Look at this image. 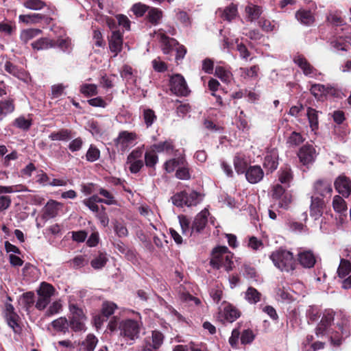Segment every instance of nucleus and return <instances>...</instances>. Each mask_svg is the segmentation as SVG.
Listing matches in <instances>:
<instances>
[{
    "label": "nucleus",
    "mask_w": 351,
    "mask_h": 351,
    "mask_svg": "<svg viewBox=\"0 0 351 351\" xmlns=\"http://www.w3.org/2000/svg\"><path fill=\"white\" fill-rule=\"evenodd\" d=\"M335 312L332 309L324 311L322 319L315 328V335L317 341L311 345L314 351L324 348V341H330L335 346H339L342 341L350 335L349 321L342 314L339 315L340 322L333 324Z\"/></svg>",
    "instance_id": "nucleus-1"
},
{
    "label": "nucleus",
    "mask_w": 351,
    "mask_h": 351,
    "mask_svg": "<svg viewBox=\"0 0 351 351\" xmlns=\"http://www.w3.org/2000/svg\"><path fill=\"white\" fill-rule=\"evenodd\" d=\"M270 259L282 271L289 272L295 269V261L293 254L285 250H278L271 253Z\"/></svg>",
    "instance_id": "nucleus-5"
},
{
    "label": "nucleus",
    "mask_w": 351,
    "mask_h": 351,
    "mask_svg": "<svg viewBox=\"0 0 351 351\" xmlns=\"http://www.w3.org/2000/svg\"><path fill=\"white\" fill-rule=\"evenodd\" d=\"M249 161L243 154H237L234 158V166L238 174L245 173L247 169Z\"/></svg>",
    "instance_id": "nucleus-24"
},
{
    "label": "nucleus",
    "mask_w": 351,
    "mask_h": 351,
    "mask_svg": "<svg viewBox=\"0 0 351 351\" xmlns=\"http://www.w3.org/2000/svg\"><path fill=\"white\" fill-rule=\"evenodd\" d=\"M263 165L270 171H273L277 168L278 162L276 151L273 150L265 156Z\"/></svg>",
    "instance_id": "nucleus-26"
},
{
    "label": "nucleus",
    "mask_w": 351,
    "mask_h": 351,
    "mask_svg": "<svg viewBox=\"0 0 351 351\" xmlns=\"http://www.w3.org/2000/svg\"><path fill=\"white\" fill-rule=\"evenodd\" d=\"M306 314L311 321L315 322L320 316V310L317 306H311L308 308Z\"/></svg>",
    "instance_id": "nucleus-63"
},
{
    "label": "nucleus",
    "mask_w": 351,
    "mask_h": 351,
    "mask_svg": "<svg viewBox=\"0 0 351 351\" xmlns=\"http://www.w3.org/2000/svg\"><path fill=\"white\" fill-rule=\"evenodd\" d=\"M298 156L303 165L308 166L315 160L317 153L313 145H305L300 149Z\"/></svg>",
    "instance_id": "nucleus-13"
},
{
    "label": "nucleus",
    "mask_w": 351,
    "mask_h": 351,
    "mask_svg": "<svg viewBox=\"0 0 351 351\" xmlns=\"http://www.w3.org/2000/svg\"><path fill=\"white\" fill-rule=\"evenodd\" d=\"M351 272V263L349 261L341 258L337 269L339 278H345Z\"/></svg>",
    "instance_id": "nucleus-39"
},
{
    "label": "nucleus",
    "mask_w": 351,
    "mask_h": 351,
    "mask_svg": "<svg viewBox=\"0 0 351 351\" xmlns=\"http://www.w3.org/2000/svg\"><path fill=\"white\" fill-rule=\"evenodd\" d=\"M162 16V12L160 10L156 8H151L148 9L147 19L151 23L154 25L158 24Z\"/></svg>",
    "instance_id": "nucleus-42"
},
{
    "label": "nucleus",
    "mask_w": 351,
    "mask_h": 351,
    "mask_svg": "<svg viewBox=\"0 0 351 351\" xmlns=\"http://www.w3.org/2000/svg\"><path fill=\"white\" fill-rule=\"evenodd\" d=\"M314 190L317 194L321 196L330 195L332 188L330 182L327 180H318L314 184Z\"/></svg>",
    "instance_id": "nucleus-23"
},
{
    "label": "nucleus",
    "mask_w": 351,
    "mask_h": 351,
    "mask_svg": "<svg viewBox=\"0 0 351 351\" xmlns=\"http://www.w3.org/2000/svg\"><path fill=\"white\" fill-rule=\"evenodd\" d=\"M42 19L43 16L39 14H21L19 16V22L26 24L37 23Z\"/></svg>",
    "instance_id": "nucleus-45"
},
{
    "label": "nucleus",
    "mask_w": 351,
    "mask_h": 351,
    "mask_svg": "<svg viewBox=\"0 0 351 351\" xmlns=\"http://www.w3.org/2000/svg\"><path fill=\"white\" fill-rule=\"evenodd\" d=\"M80 92L87 97L96 95L97 86L93 84H84L80 87Z\"/></svg>",
    "instance_id": "nucleus-50"
},
{
    "label": "nucleus",
    "mask_w": 351,
    "mask_h": 351,
    "mask_svg": "<svg viewBox=\"0 0 351 351\" xmlns=\"http://www.w3.org/2000/svg\"><path fill=\"white\" fill-rule=\"evenodd\" d=\"M334 210L337 213H342L347 209V205L345 200L339 195H335L332 201Z\"/></svg>",
    "instance_id": "nucleus-47"
},
{
    "label": "nucleus",
    "mask_w": 351,
    "mask_h": 351,
    "mask_svg": "<svg viewBox=\"0 0 351 351\" xmlns=\"http://www.w3.org/2000/svg\"><path fill=\"white\" fill-rule=\"evenodd\" d=\"M184 158L182 157L170 159L164 164V168L167 173H171L176 168H178L180 165L184 164Z\"/></svg>",
    "instance_id": "nucleus-43"
},
{
    "label": "nucleus",
    "mask_w": 351,
    "mask_h": 351,
    "mask_svg": "<svg viewBox=\"0 0 351 351\" xmlns=\"http://www.w3.org/2000/svg\"><path fill=\"white\" fill-rule=\"evenodd\" d=\"M123 45V38L121 34L118 31H114L112 33L109 40V47L112 52L117 55L121 51Z\"/></svg>",
    "instance_id": "nucleus-20"
},
{
    "label": "nucleus",
    "mask_w": 351,
    "mask_h": 351,
    "mask_svg": "<svg viewBox=\"0 0 351 351\" xmlns=\"http://www.w3.org/2000/svg\"><path fill=\"white\" fill-rule=\"evenodd\" d=\"M149 7L145 4L141 3H137L132 5L131 10L133 12L137 17L143 16V14L147 11Z\"/></svg>",
    "instance_id": "nucleus-60"
},
{
    "label": "nucleus",
    "mask_w": 351,
    "mask_h": 351,
    "mask_svg": "<svg viewBox=\"0 0 351 351\" xmlns=\"http://www.w3.org/2000/svg\"><path fill=\"white\" fill-rule=\"evenodd\" d=\"M346 41L343 38L342 36H339L335 40L331 41V45L335 51H348L349 49L350 45H351V27H346Z\"/></svg>",
    "instance_id": "nucleus-15"
},
{
    "label": "nucleus",
    "mask_w": 351,
    "mask_h": 351,
    "mask_svg": "<svg viewBox=\"0 0 351 351\" xmlns=\"http://www.w3.org/2000/svg\"><path fill=\"white\" fill-rule=\"evenodd\" d=\"M108 261L107 254L104 252H99V254L91 261L90 265L94 269H99L106 265Z\"/></svg>",
    "instance_id": "nucleus-37"
},
{
    "label": "nucleus",
    "mask_w": 351,
    "mask_h": 351,
    "mask_svg": "<svg viewBox=\"0 0 351 351\" xmlns=\"http://www.w3.org/2000/svg\"><path fill=\"white\" fill-rule=\"evenodd\" d=\"M304 141L300 133L293 132L289 138L287 143L289 146H298Z\"/></svg>",
    "instance_id": "nucleus-53"
},
{
    "label": "nucleus",
    "mask_w": 351,
    "mask_h": 351,
    "mask_svg": "<svg viewBox=\"0 0 351 351\" xmlns=\"http://www.w3.org/2000/svg\"><path fill=\"white\" fill-rule=\"evenodd\" d=\"M171 199L173 204L178 207H183L184 206L189 207L199 204L202 201V197L200 193L196 191L189 193L182 191L175 194Z\"/></svg>",
    "instance_id": "nucleus-6"
},
{
    "label": "nucleus",
    "mask_w": 351,
    "mask_h": 351,
    "mask_svg": "<svg viewBox=\"0 0 351 351\" xmlns=\"http://www.w3.org/2000/svg\"><path fill=\"white\" fill-rule=\"evenodd\" d=\"M151 148L158 153L164 152L167 154H171L174 147L171 141H165L154 144Z\"/></svg>",
    "instance_id": "nucleus-30"
},
{
    "label": "nucleus",
    "mask_w": 351,
    "mask_h": 351,
    "mask_svg": "<svg viewBox=\"0 0 351 351\" xmlns=\"http://www.w3.org/2000/svg\"><path fill=\"white\" fill-rule=\"evenodd\" d=\"M233 254L226 246H219L213 250L211 265L216 269L224 267L228 271L234 268Z\"/></svg>",
    "instance_id": "nucleus-3"
},
{
    "label": "nucleus",
    "mask_w": 351,
    "mask_h": 351,
    "mask_svg": "<svg viewBox=\"0 0 351 351\" xmlns=\"http://www.w3.org/2000/svg\"><path fill=\"white\" fill-rule=\"evenodd\" d=\"M138 136L135 132L121 131L114 140L116 146L124 152L136 144Z\"/></svg>",
    "instance_id": "nucleus-10"
},
{
    "label": "nucleus",
    "mask_w": 351,
    "mask_h": 351,
    "mask_svg": "<svg viewBox=\"0 0 351 351\" xmlns=\"http://www.w3.org/2000/svg\"><path fill=\"white\" fill-rule=\"evenodd\" d=\"M5 318L8 326L14 332L18 333L21 331V327L18 323L19 316L16 314H12L6 316Z\"/></svg>",
    "instance_id": "nucleus-51"
},
{
    "label": "nucleus",
    "mask_w": 351,
    "mask_h": 351,
    "mask_svg": "<svg viewBox=\"0 0 351 351\" xmlns=\"http://www.w3.org/2000/svg\"><path fill=\"white\" fill-rule=\"evenodd\" d=\"M259 67L257 65H254L250 68L241 67L239 69V73L241 77L245 80L256 79L258 77Z\"/></svg>",
    "instance_id": "nucleus-28"
},
{
    "label": "nucleus",
    "mask_w": 351,
    "mask_h": 351,
    "mask_svg": "<svg viewBox=\"0 0 351 351\" xmlns=\"http://www.w3.org/2000/svg\"><path fill=\"white\" fill-rule=\"evenodd\" d=\"M117 308L116 304L111 302H105L102 305V314L107 318L114 313Z\"/></svg>",
    "instance_id": "nucleus-59"
},
{
    "label": "nucleus",
    "mask_w": 351,
    "mask_h": 351,
    "mask_svg": "<svg viewBox=\"0 0 351 351\" xmlns=\"http://www.w3.org/2000/svg\"><path fill=\"white\" fill-rule=\"evenodd\" d=\"M170 90L178 96H186L189 92L184 77L180 74H176L171 77Z\"/></svg>",
    "instance_id": "nucleus-11"
},
{
    "label": "nucleus",
    "mask_w": 351,
    "mask_h": 351,
    "mask_svg": "<svg viewBox=\"0 0 351 351\" xmlns=\"http://www.w3.org/2000/svg\"><path fill=\"white\" fill-rule=\"evenodd\" d=\"M245 10L247 20L251 22L258 19L262 13V10L259 6L252 3L248 4Z\"/></svg>",
    "instance_id": "nucleus-27"
},
{
    "label": "nucleus",
    "mask_w": 351,
    "mask_h": 351,
    "mask_svg": "<svg viewBox=\"0 0 351 351\" xmlns=\"http://www.w3.org/2000/svg\"><path fill=\"white\" fill-rule=\"evenodd\" d=\"M217 13L221 14L223 19L231 21L237 15V7L232 3L224 10L219 9Z\"/></svg>",
    "instance_id": "nucleus-31"
},
{
    "label": "nucleus",
    "mask_w": 351,
    "mask_h": 351,
    "mask_svg": "<svg viewBox=\"0 0 351 351\" xmlns=\"http://www.w3.org/2000/svg\"><path fill=\"white\" fill-rule=\"evenodd\" d=\"M100 156V151L95 146L91 145L88 148L86 158V160L89 162H95L99 158Z\"/></svg>",
    "instance_id": "nucleus-54"
},
{
    "label": "nucleus",
    "mask_w": 351,
    "mask_h": 351,
    "mask_svg": "<svg viewBox=\"0 0 351 351\" xmlns=\"http://www.w3.org/2000/svg\"><path fill=\"white\" fill-rule=\"evenodd\" d=\"M32 47L35 50H47L50 48L55 47L53 40L47 38H41L32 43Z\"/></svg>",
    "instance_id": "nucleus-29"
},
{
    "label": "nucleus",
    "mask_w": 351,
    "mask_h": 351,
    "mask_svg": "<svg viewBox=\"0 0 351 351\" xmlns=\"http://www.w3.org/2000/svg\"><path fill=\"white\" fill-rule=\"evenodd\" d=\"M52 327L58 332L64 333L69 331V321L65 317H60L51 322Z\"/></svg>",
    "instance_id": "nucleus-34"
},
{
    "label": "nucleus",
    "mask_w": 351,
    "mask_h": 351,
    "mask_svg": "<svg viewBox=\"0 0 351 351\" xmlns=\"http://www.w3.org/2000/svg\"><path fill=\"white\" fill-rule=\"evenodd\" d=\"M62 304L60 301H55L50 304L45 314L47 316H52L60 313L62 310Z\"/></svg>",
    "instance_id": "nucleus-61"
},
{
    "label": "nucleus",
    "mask_w": 351,
    "mask_h": 351,
    "mask_svg": "<svg viewBox=\"0 0 351 351\" xmlns=\"http://www.w3.org/2000/svg\"><path fill=\"white\" fill-rule=\"evenodd\" d=\"M55 292L56 290L51 285L45 282H42L37 290L38 298L36 303V308L45 309L49 304L51 298L55 294Z\"/></svg>",
    "instance_id": "nucleus-8"
},
{
    "label": "nucleus",
    "mask_w": 351,
    "mask_h": 351,
    "mask_svg": "<svg viewBox=\"0 0 351 351\" xmlns=\"http://www.w3.org/2000/svg\"><path fill=\"white\" fill-rule=\"evenodd\" d=\"M143 120L147 128L150 127L156 119L154 112L151 109L143 110Z\"/></svg>",
    "instance_id": "nucleus-58"
},
{
    "label": "nucleus",
    "mask_w": 351,
    "mask_h": 351,
    "mask_svg": "<svg viewBox=\"0 0 351 351\" xmlns=\"http://www.w3.org/2000/svg\"><path fill=\"white\" fill-rule=\"evenodd\" d=\"M176 176L180 180H189L191 178L189 169L185 160H184V164L180 165L178 168Z\"/></svg>",
    "instance_id": "nucleus-44"
},
{
    "label": "nucleus",
    "mask_w": 351,
    "mask_h": 351,
    "mask_svg": "<svg viewBox=\"0 0 351 351\" xmlns=\"http://www.w3.org/2000/svg\"><path fill=\"white\" fill-rule=\"evenodd\" d=\"M245 173L247 180L252 184L258 183L264 176L263 171L257 165L250 167Z\"/></svg>",
    "instance_id": "nucleus-18"
},
{
    "label": "nucleus",
    "mask_w": 351,
    "mask_h": 351,
    "mask_svg": "<svg viewBox=\"0 0 351 351\" xmlns=\"http://www.w3.org/2000/svg\"><path fill=\"white\" fill-rule=\"evenodd\" d=\"M16 27L14 25L5 22L0 23V34L4 36H10L12 32L15 30Z\"/></svg>",
    "instance_id": "nucleus-62"
},
{
    "label": "nucleus",
    "mask_w": 351,
    "mask_h": 351,
    "mask_svg": "<svg viewBox=\"0 0 351 351\" xmlns=\"http://www.w3.org/2000/svg\"><path fill=\"white\" fill-rule=\"evenodd\" d=\"M97 343V338L93 334H88L82 341V346L86 351H94Z\"/></svg>",
    "instance_id": "nucleus-38"
},
{
    "label": "nucleus",
    "mask_w": 351,
    "mask_h": 351,
    "mask_svg": "<svg viewBox=\"0 0 351 351\" xmlns=\"http://www.w3.org/2000/svg\"><path fill=\"white\" fill-rule=\"evenodd\" d=\"M310 127L313 131L316 130L318 128V114L319 112L312 108H307L306 112Z\"/></svg>",
    "instance_id": "nucleus-36"
},
{
    "label": "nucleus",
    "mask_w": 351,
    "mask_h": 351,
    "mask_svg": "<svg viewBox=\"0 0 351 351\" xmlns=\"http://www.w3.org/2000/svg\"><path fill=\"white\" fill-rule=\"evenodd\" d=\"M215 75L225 83H229L233 79L231 72L221 66L216 67Z\"/></svg>",
    "instance_id": "nucleus-41"
},
{
    "label": "nucleus",
    "mask_w": 351,
    "mask_h": 351,
    "mask_svg": "<svg viewBox=\"0 0 351 351\" xmlns=\"http://www.w3.org/2000/svg\"><path fill=\"white\" fill-rule=\"evenodd\" d=\"M136 317L134 319H125L119 322V329L120 336L128 341L129 345H132L139 337L143 322L139 313H135Z\"/></svg>",
    "instance_id": "nucleus-2"
},
{
    "label": "nucleus",
    "mask_w": 351,
    "mask_h": 351,
    "mask_svg": "<svg viewBox=\"0 0 351 351\" xmlns=\"http://www.w3.org/2000/svg\"><path fill=\"white\" fill-rule=\"evenodd\" d=\"M54 43L55 47H58L64 52L70 53L72 50V42L69 37H60Z\"/></svg>",
    "instance_id": "nucleus-35"
},
{
    "label": "nucleus",
    "mask_w": 351,
    "mask_h": 351,
    "mask_svg": "<svg viewBox=\"0 0 351 351\" xmlns=\"http://www.w3.org/2000/svg\"><path fill=\"white\" fill-rule=\"evenodd\" d=\"M335 187L339 193L347 197L351 193V181L346 176L341 175L335 180Z\"/></svg>",
    "instance_id": "nucleus-14"
},
{
    "label": "nucleus",
    "mask_w": 351,
    "mask_h": 351,
    "mask_svg": "<svg viewBox=\"0 0 351 351\" xmlns=\"http://www.w3.org/2000/svg\"><path fill=\"white\" fill-rule=\"evenodd\" d=\"M296 19L303 25H310L314 22V16L311 11L300 9L295 13Z\"/></svg>",
    "instance_id": "nucleus-25"
},
{
    "label": "nucleus",
    "mask_w": 351,
    "mask_h": 351,
    "mask_svg": "<svg viewBox=\"0 0 351 351\" xmlns=\"http://www.w3.org/2000/svg\"><path fill=\"white\" fill-rule=\"evenodd\" d=\"M14 125L18 128L27 130L30 128L32 122L30 119L21 116L14 120Z\"/></svg>",
    "instance_id": "nucleus-57"
},
{
    "label": "nucleus",
    "mask_w": 351,
    "mask_h": 351,
    "mask_svg": "<svg viewBox=\"0 0 351 351\" xmlns=\"http://www.w3.org/2000/svg\"><path fill=\"white\" fill-rule=\"evenodd\" d=\"M240 317L239 311L230 304L223 302L219 307L217 319L222 323H232Z\"/></svg>",
    "instance_id": "nucleus-9"
},
{
    "label": "nucleus",
    "mask_w": 351,
    "mask_h": 351,
    "mask_svg": "<svg viewBox=\"0 0 351 351\" xmlns=\"http://www.w3.org/2000/svg\"><path fill=\"white\" fill-rule=\"evenodd\" d=\"M278 180L282 184L289 186V183L292 180L291 169L286 167L285 169L280 170L278 172Z\"/></svg>",
    "instance_id": "nucleus-48"
},
{
    "label": "nucleus",
    "mask_w": 351,
    "mask_h": 351,
    "mask_svg": "<svg viewBox=\"0 0 351 351\" xmlns=\"http://www.w3.org/2000/svg\"><path fill=\"white\" fill-rule=\"evenodd\" d=\"M156 151L151 148V150L147 151L145 154V162L147 167H152L158 162V156L156 154Z\"/></svg>",
    "instance_id": "nucleus-49"
},
{
    "label": "nucleus",
    "mask_w": 351,
    "mask_h": 351,
    "mask_svg": "<svg viewBox=\"0 0 351 351\" xmlns=\"http://www.w3.org/2000/svg\"><path fill=\"white\" fill-rule=\"evenodd\" d=\"M324 201L317 197H311V204L310 206V215L314 217L315 219H318L322 215Z\"/></svg>",
    "instance_id": "nucleus-21"
},
{
    "label": "nucleus",
    "mask_w": 351,
    "mask_h": 351,
    "mask_svg": "<svg viewBox=\"0 0 351 351\" xmlns=\"http://www.w3.org/2000/svg\"><path fill=\"white\" fill-rule=\"evenodd\" d=\"M23 5L29 10H39L45 5V3L41 0H25Z\"/></svg>",
    "instance_id": "nucleus-52"
},
{
    "label": "nucleus",
    "mask_w": 351,
    "mask_h": 351,
    "mask_svg": "<svg viewBox=\"0 0 351 351\" xmlns=\"http://www.w3.org/2000/svg\"><path fill=\"white\" fill-rule=\"evenodd\" d=\"M40 34H41V30L39 29L30 28V29H23L21 32L20 39L23 43H27L28 41L36 38Z\"/></svg>",
    "instance_id": "nucleus-33"
},
{
    "label": "nucleus",
    "mask_w": 351,
    "mask_h": 351,
    "mask_svg": "<svg viewBox=\"0 0 351 351\" xmlns=\"http://www.w3.org/2000/svg\"><path fill=\"white\" fill-rule=\"evenodd\" d=\"M254 339V335L250 330H245L241 333V341L242 344H248L252 342Z\"/></svg>",
    "instance_id": "nucleus-64"
},
{
    "label": "nucleus",
    "mask_w": 351,
    "mask_h": 351,
    "mask_svg": "<svg viewBox=\"0 0 351 351\" xmlns=\"http://www.w3.org/2000/svg\"><path fill=\"white\" fill-rule=\"evenodd\" d=\"M63 208V204L55 200H49L43 208V217L45 219L53 218L58 215L59 211Z\"/></svg>",
    "instance_id": "nucleus-17"
},
{
    "label": "nucleus",
    "mask_w": 351,
    "mask_h": 351,
    "mask_svg": "<svg viewBox=\"0 0 351 351\" xmlns=\"http://www.w3.org/2000/svg\"><path fill=\"white\" fill-rule=\"evenodd\" d=\"M310 90L311 94L313 95L315 97H322V95H326L328 92L327 87H326L324 85L319 84H315L312 85Z\"/></svg>",
    "instance_id": "nucleus-55"
},
{
    "label": "nucleus",
    "mask_w": 351,
    "mask_h": 351,
    "mask_svg": "<svg viewBox=\"0 0 351 351\" xmlns=\"http://www.w3.org/2000/svg\"><path fill=\"white\" fill-rule=\"evenodd\" d=\"M260 297L261 293L253 287H249L245 292V299L251 304L258 302Z\"/></svg>",
    "instance_id": "nucleus-46"
},
{
    "label": "nucleus",
    "mask_w": 351,
    "mask_h": 351,
    "mask_svg": "<svg viewBox=\"0 0 351 351\" xmlns=\"http://www.w3.org/2000/svg\"><path fill=\"white\" fill-rule=\"evenodd\" d=\"M293 61L306 77L317 79L321 75V73L318 72L303 56L298 55L295 56Z\"/></svg>",
    "instance_id": "nucleus-12"
},
{
    "label": "nucleus",
    "mask_w": 351,
    "mask_h": 351,
    "mask_svg": "<svg viewBox=\"0 0 351 351\" xmlns=\"http://www.w3.org/2000/svg\"><path fill=\"white\" fill-rule=\"evenodd\" d=\"M68 321L70 328L74 332L86 330L87 317L84 310L77 304L69 302Z\"/></svg>",
    "instance_id": "nucleus-4"
},
{
    "label": "nucleus",
    "mask_w": 351,
    "mask_h": 351,
    "mask_svg": "<svg viewBox=\"0 0 351 351\" xmlns=\"http://www.w3.org/2000/svg\"><path fill=\"white\" fill-rule=\"evenodd\" d=\"M178 219L182 234L187 237L191 236L194 232H191V226L189 219L184 215L179 216Z\"/></svg>",
    "instance_id": "nucleus-40"
},
{
    "label": "nucleus",
    "mask_w": 351,
    "mask_h": 351,
    "mask_svg": "<svg viewBox=\"0 0 351 351\" xmlns=\"http://www.w3.org/2000/svg\"><path fill=\"white\" fill-rule=\"evenodd\" d=\"M15 105L14 100L11 99H3L0 101V121L8 114H10L14 111Z\"/></svg>",
    "instance_id": "nucleus-22"
},
{
    "label": "nucleus",
    "mask_w": 351,
    "mask_h": 351,
    "mask_svg": "<svg viewBox=\"0 0 351 351\" xmlns=\"http://www.w3.org/2000/svg\"><path fill=\"white\" fill-rule=\"evenodd\" d=\"M157 38L162 44V48L164 53H169L173 48L176 47V60L178 61L183 59L186 53V50L184 46L179 45L175 39L169 38L162 32H158Z\"/></svg>",
    "instance_id": "nucleus-7"
},
{
    "label": "nucleus",
    "mask_w": 351,
    "mask_h": 351,
    "mask_svg": "<svg viewBox=\"0 0 351 351\" xmlns=\"http://www.w3.org/2000/svg\"><path fill=\"white\" fill-rule=\"evenodd\" d=\"M152 347L154 349H158L161 345L163 343L164 335L162 332L158 330H154L152 332Z\"/></svg>",
    "instance_id": "nucleus-56"
},
{
    "label": "nucleus",
    "mask_w": 351,
    "mask_h": 351,
    "mask_svg": "<svg viewBox=\"0 0 351 351\" xmlns=\"http://www.w3.org/2000/svg\"><path fill=\"white\" fill-rule=\"evenodd\" d=\"M300 264L305 268H311L314 266L316 260L315 255L311 250H302L298 254Z\"/></svg>",
    "instance_id": "nucleus-19"
},
{
    "label": "nucleus",
    "mask_w": 351,
    "mask_h": 351,
    "mask_svg": "<svg viewBox=\"0 0 351 351\" xmlns=\"http://www.w3.org/2000/svg\"><path fill=\"white\" fill-rule=\"evenodd\" d=\"M71 131L67 129H62L60 130L51 132L49 138L51 141H67L71 138Z\"/></svg>",
    "instance_id": "nucleus-32"
},
{
    "label": "nucleus",
    "mask_w": 351,
    "mask_h": 351,
    "mask_svg": "<svg viewBox=\"0 0 351 351\" xmlns=\"http://www.w3.org/2000/svg\"><path fill=\"white\" fill-rule=\"evenodd\" d=\"M209 215L208 210L204 209L195 217L191 225V232L199 233L204 230L207 223V218Z\"/></svg>",
    "instance_id": "nucleus-16"
}]
</instances>
